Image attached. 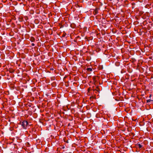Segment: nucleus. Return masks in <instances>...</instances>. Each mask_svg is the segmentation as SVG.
<instances>
[{"label": "nucleus", "mask_w": 153, "mask_h": 153, "mask_svg": "<svg viewBox=\"0 0 153 153\" xmlns=\"http://www.w3.org/2000/svg\"><path fill=\"white\" fill-rule=\"evenodd\" d=\"M86 69L88 72H90L92 71V69L91 68H88Z\"/></svg>", "instance_id": "obj_3"}, {"label": "nucleus", "mask_w": 153, "mask_h": 153, "mask_svg": "<svg viewBox=\"0 0 153 153\" xmlns=\"http://www.w3.org/2000/svg\"><path fill=\"white\" fill-rule=\"evenodd\" d=\"M59 116V117H58L59 118H60V117H61V118H64V115H58Z\"/></svg>", "instance_id": "obj_6"}, {"label": "nucleus", "mask_w": 153, "mask_h": 153, "mask_svg": "<svg viewBox=\"0 0 153 153\" xmlns=\"http://www.w3.org/2000/svg\"><path fill=\"white\" fill-rule=\"evenodd\" d=\"M80 27H81V26H80V25H79V26H78V27H77V32H78V28H80Z\"/></svg>", "instance_id": "obj_11"}, {"label": "nucleus", "mask_w": 153, "mask_h": 153, "mask_svg": "<svg viewBox=\"0 0 153 153\" xmlns=\"http://www.w3.org/2000/svg\"><path fill=\"white\" fill-rule=\"evenodd\" d=\"M79 93H77V96H79Z\"/></svg>", "instance_id": "obj_18"}, {"label": "nucleus", "mask_w": 153, "mask_h": 153, "mask_svg": "<svg viewBox=\"0 0 153 153\" xmlns=\"http://www.w3.org/2000/svg\"><path fill=\"white\" fill-rule=\"evenodd\" d=\"M10 73H12V71H10Z\"/></svg>", "instance_id": "obj_25"}, {"label": "nucleus", "mask_w": 153, "mask_h": 153, "mask_svg": "<svg viewBox=\"0 0 153 153\" xmlns=\"http://www.w3.org/2000/svg\"><path fill=\"white\" fill-rule=\"evenodd\" d=\"M10 73H12V71H10Z\"/></svg>", "instance_id": "obj_26"}, {"label": "nucleus", "mask_w": 153, "mask_h": 153, "mask_svg": "<svg viewBox=\"0 0 153 153\" xmlns=\"http://www.w3.org/2000/svg\"><path fill=\"white\" fill-rule=\"evenodd\" d=\"M79 38V36H77V39L78 38Z\"/></svg>", "instance_id": "obj_19"}, {"label": "nucleus", "mask_w": 153, "mask_h": 153, "mask_svg": "<svg viewBox=\"0 0 153 153\" xmlns=\"http://www.w3.org/2000/svg\"><path fill=\"white\" fill-rule=\"evenodd\" d=\"M93 79H94V81H95V77H94L93 78Z\"/></svg>", "instance_id": "obj_16"}, {"label": "nucleus", "mask_w": 153, "mask_h": 153, "mask_svg": "<svg viewBox=\"0 0 153 153\" xmlns=\"http://www.w3.org/2000/svg\"><path fill=\"white\" fill-rule=\"evenodd\" d=\"M20 124L24 129H26L28 123L27 121L24 120L22 122H20Z\"/></svg>", "instance_id": "obj_1"}, {"label": "nucleus", "mask_w": 153, "mask_h": 153, "mask_svg": "<svg viewBox=\"0 0 153 153\" xmlns=\"http://www.w3.org/2000/svg\"><path fill=\"white\" fill-rule=\"evenodd\" d=\"M57 116V115H54V116Z\"/></svg>", "instance_id": "obj_32"}, {"label": "nucleus", "mask_w": 153, "mask_h": 153, "mask_svg": "<svg viewBox=\"0 0 153 153\" xmlns=\"http://www.w3.org/2000/svg\"><path fill=\"white\" fill-rule=\"evenodd\" d=\"M74 79H76V78H75V77H74Z\"/></svg>", "instance_id": "obj_29"}, {"label": "nucleus", "mask_w": 153, "mask_h": 153, "mask_svg": "<svg viewBox=\"0 0 153 153\" xmlns=\"http://www.w3.org/2000/svg\"><path fill=\"white\" fill-rule=\"evenodd\" d=\"M80 70V69H79L78 70V71L80 72H81L82 71H79V70Z\"/></svg>", "instance_id": "obj_21"}, {"label": "nucleus", "mask_w": 153, "mask_h": 153, "mask_svg": "<svg viewBox=\"0 0 153 153\" xmlns=\"http://www.w3.org/2000/svg\"><path fill=\"white\" fill-rule=\"evenodd\" d=\"M94 14L95 15H96V14H97L98 13L97 12V10H95L94 11Z\"/></svg>", "instance_id": "obj_10"}, {"label": "nucleus", "mask_w": 153, "mask_h": 153, "mask_svg": "<svg viewBox=\"0 0 153 153\" xmlns=\"http://www.w3.org/2000/svg\"><path fill=\"white\" fill-rule=\"evenodd\" d=\"M12 118H15V117L14 116H13V117H12Z\"/></svg>", "instance_id": "obj_23"}, {"label": "nucleus", "mask_w": 153, "mask_h": 153, "mask_svg": "<svg viewBox=\"0 0 153 153\" xmlns=\"http://www.w3.org/2000/svg\"><path fill=\"white\" fill-rule=\"evenodd\" d=\"M32 45L33 46H34L35 45H34V43H32Z\"/></svg>", "instance_id": "obj_17"}, {"label": "nucleus", "mask_w": 153, "mask_h": 153, "mask_svg": "<svg viewBox=\"0 0 153 153\" xmlns=\"http://www.w3.org/2000/svg\"><path fill=\"white\" fill-rule=\"evenodd\" d=\"M78 16H79V18L81 16L80 15H79Z\"/></svg>", "instance_id": "obj_20"}, {"label": "nucleus", "mask_w": 153, "mask_h": 153, "mask_svg": "<svg viewBox=\"0 0 153 153\" xmlns=\"http://www.w3.org/2000/svg\"><path fill=\"white\" fill-rule=\"evenodd\" d=\"M99 69H103V67L102 65H100V66H99Z\"/></svg>", "instance_id": "obj_7"}, {"label": "nucleus", "mask_w": 153, "mask_h": 153, "mask_svg": "<svg viewBox=\"0 0 153 153\" xmlns=\"http://www.w3.org/2000/svg\"><path fill=\"white\" fill-rule=\"evenodd\" d=\"M152 96V95L151 94H150V96H149V97L150 98L151 97V96Z\"/></svg>", "instance_id": "obj_22"}, {"label": "nucleus", "mask_w": 153, "mask_h": 153, "mask_svg": "<svg viewBox=\"0 0 153 153\" xmlns=\"http://www.w3.org/2000/svg\"><path fill=\"white\" fill-rule=\"evenodd\" d=\"M153 101V100H151L150 99L148 100H147V102H150V101Z\"/></svg>", "instance_id": "obj_8"}, {"label": "nucleus", "mask_w": 153, "mask_h": 153, "mask_svg": "<svg viewBox=\"0 0 153 153\" xmlns=\"http://www.w3.org/2000/svg\"><path fill=\"white\" fill-rule=\"evenodd\" d=\"M71 111L72 113L73 114H74V115H75L76 114V113H75V110L74 108H71Z\"/></svg>", "instance_id": "obj_4"}, {"label": "nucleus", "mask_w": 153, "mask_h": 153, "mask_svg": "<svg viewBox=\"0 0 153 153\" xmlns=\"http://www.w3.org/2000/svg\"><path fill=\"white\" fill-rule=\"evenodd\" d=\"M132 120L133 121H136V120H137V119H134L133 118H132Z\"/></svg>", "instance_id": "obj_12"}, {"label": "nucleus", "mask_w": 153, "mask_h": 153, "mask_svg": "<svg viewBox=\"0 0 153 153\" xmlns=\"http://www.w3.org/2000/svg\"><path fill=\"white\" fill-rule=\"evenodd\" d=\"M31 40L32 41H34L35 40L33 38H31Z\"/></svg>", "instance_id": "obj_13"}, {"label": "nucleus", "mask_w": 153, "mask_h": 153, "mask_svg": "<svg viewBox=\"0 0 153 153\" xmlns=\"http://www.w3.org/2000/svg\"><path fill=\"white\" fill-rule=\"evenodd\" d=\"M62 113H63V114H65L64 112H63Z\"/></svg>", "instance_id": "obj_31"}, {"label": "nucleus", "mask_w": 153, "mask_h": 153, "mask_svg": "<svg viewBox=\"0 0 153 153\" xmlns=\"http://www.w3.org/2000/svg\"><path fill=\"white\" fill-rule=\"evenodd\" d=\"M28 116H27V118H28Z\"/></svg>", "instance_id": "obj_30"}, {"label": "nucleus", "mask_w": 153, "mask_h": 153, "mask_svg": "<svg viewBox=\"0 0 153 153\" xmlns=\"http://www.w3.org/2000/svg\"><path fill=\"white\" fill-rule=\"evenodd\" d=\"M65 148V147L64 146L63 147H62V149H64Z\"/></svg>", "instance_id": "obj_24"}, {"label": "nucleus", "mask_w": 153, "mask_h": 153, "mask_svg": "<svg viewBox=\"0 0 153 153\" xmlns=\"http://www.w3.org/2000/svg\"><path fill=\"white\" fill-rule=\"evenodd\" d=\"M110 115H96V117L97 118H102L104 119H106L108 121H109Z\"/></svg>", "instance_id": "obj_2"}, {"label": "nucleus", "mask_w": 153, "mask_h": 153, "mask_svg": "<svg viewBox=\"0 0 153 153\" xmlns=\"http://www.w3.org/2000/svg\"><path fill=\"white\" fill-rule=\"evenodd\" d=\"M34 117H33H33L34 118H36L37 117V115H34ZM32 116H33V115H32Z\"/></svg>", "instance_id": "obj_15"}, {"label": "nucleus", "mask_w": 153, "mask_h": 153, "mask_svg": "<svg viewBox=\"0 0 153 153\" xmlns=\"http://www.w3.org/2000/svg\"><path fill=\"white\" fill-rule=\"evenodd\" d=\"M73 25L72 24H71V26H72V25Z\"/></svg>", "instance_id": "obj_28"}, {"label": "nucleus", "mask_w": 153, "mask_h": 153, "mask_svg": "<svg viewBox=\"0 0 153 153\" xmlns=\"http://www.w3.org/2000/svg\"><path fill=\"white\" fill-rule=\"evenodd\" d=\"M94 98V97L93 96H92L90 97V100H92Z\"/></svg>", "instance_id": "obj_9"}, {"label": "nucleus", "mask_w": 153, "mask_h": 153, "mask_svg": "<svg viewBox=\"0 0 153 153\" xmlns=\"http://www.w3.org/2000/svg\"><path fill=\"white\" fill-rule=\"evenodd\" d=\"M65 36V35H63V36Z\"/></svg>", "instance_id": "obj_27"}, {"label": "nucleus", "mask_w": 153, "mask_h": 153, "mask_svg": "<svg viewBox=\"0 0 153 153\" xmlns=\"http://www.w3.org/2000/svg\"><path fill=\"white\" fill-rule=\"evenodd\" d=\"M137 145L139 149H140L142 147V146L140 145V143H137Z\"/></svg>", "instance_id": "obj_5"}, {"label": "nucleus", "mask_w": 153, "mask_h": 153, "mask_svg": "<svg viewBox=\"0 0 153 153\" xmlns=\"http://www.w3.org/2000/svg\"><path fill=\"white\" fill-rule=\"evenodd\" d=\"M80 139V138L79 137H77V140H79Z\"/></svg>", "instance_id": "obj_14"}]
</instances>
